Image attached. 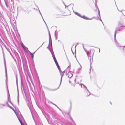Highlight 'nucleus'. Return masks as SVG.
<instances>
[{
	"label": "nucleus",
	"mask_w": 125,
	"mask_h": 125,
	"mask_svg": "<svg viewBox=\"0 0 125 125\" xmlns=\"http://www.w3.org/2000/svg\"><path fill=\"white\" fill-rule=\"evenodd\" d=\"M53 59L54 60V62H55V63L56 64V66H57L59 71L61 75V79L62 78V77L64 75V73L63 72H62V71L61 70L60 68V66H59L58 63L57 62V61L56 60V58L55 57V56L54 55L53 56Z\"/></svg>",
	"instance_id": "obj_1"
},
{
	"label": "nucleus",
	"mask_w": 125,
	"mask_h": 125,
	"mask_svg": "<svg viewBox=\"0 0 125 125\" xmlns=\"http://www.w3.org/2000/svg\"><path fill=\"white\" fill-rule=\"evenodd\" d=\"M70 83L71 84V85L73 86L74 87L76 86V84L75 83V79L72 80L70 79L69 80Z\"/></svg>",
	"instance_id": "obj_2"
},
{
	"label": "nucleus",
	"mask_w": 125,
	"mask_h": 125,
	"mask_svg": "<svg viewBox=\"0 0 125 125\" xmlns=\"http://www.w3.org/2000/svg\"><path fill=\"white\" fill-rule=\"evenodd\" d=\"M81 17L84 19L86 20H91L92 19V18H89L88 17H86L85 16H81Z\"/></svg>",
	"instance_id": "obj_3"
},
{
	"label": "nucleus",
	"mask_w": 125,
	"mask_h": 125,
	"mask_svg": "<svg viewBox=\"0 0 125 125\" xmlns=\"http://www.w3.org/2000/svg\"><path fill=\"white\" fill-rule=\"evenodd\" d=\"M73 75V74L71 73L70 72H68V76L69 78H70Z\"/></svg>",
	"instance_id": "obj_4"
},
{
	"label": "nucleus",
	"mask_w": 125,
	"mask_h": 125,
	"mask_svg": "<svg viewBox=\"0 0 125 125\" xmlns=\"http://www.w3.org/2000/svg\"><path fill=\"white\" fill-rule=\"evenodd\" d=\"M35 52H34L33 54L32 53H31V52H29V53H30V54L31 57H32V59H33V57H34V54L35 53Z\"/></svg>",
	"instance_id": "obj_5"
},
{
	"label": "nucleus",
	"mask_w": 125,
	"mask_h": 125,
	"mask_svg": "<svg viewBox=\"0 0 125 125\" xmlns=\"http://www.w3.org/2000/svg\"><path fill=\"white\" fill-rule=\"evenodd\" d=\"M18 119H19V120L20 123H21V125H24V124H23V123L22 122V121H21V119L19 118H18Z\"/></svg>",
	"instance_id": "obj_6"
},
{
	"label": "nucleus",
	"mask_w": 125,
	"mask_h": 125,
	"mask_svg": "<svg viewBox=\"0 0 125 125\" xmlns=\"http://www.w3.org/2000/svg\"><path fill=\"white\" fill-rule=\"evenodd\" d=\"M79 85L81 86V87L82 88H83V87H84L85 88H86V87H85V86H84V85L83 84H79Z\"/></svg>",
	"instance_id": "obj_7"
},
{
	"label": "nucleus",
	"mask_w": 125,
	"mask_h": 125,
	"mask_svg": "<svg viewBox=\"0 0 125 125\" xmlns=\"http://www.w3.org/2000/svg\"><path fill=\"white\" fill-rule=\"evenodd\" d=\"M21 44L22 45V46L23 47V48H25V46L22 43H21Z\"/></svg>",
	"instance_id": "obj_8"
},
{
	"label": "nucleus",
	"mask_w": 125,
	"mask_h": 125,
	"mask_svg": "<svg viewBox=\"0 0 125 125\" xmlns=\"http://www.w3.org/2000/svg\"><path fill=\"white\" fill-rule=\"evenodd\" d=\"M76 13V14L77 15H78L79 16H80V14H79V13Z\"/></svg>",
	"instance_id": "obj_9"
},
{
	"label": "nucleus",
	"mask_w": 125,
	"mask_h": 125,
	"mask_svg": "<svg viewBox=\"0 0 125 125\" xmlns=\"http://www.w3.org/2000/svg\"><path fill=\"white\" fill-rule=\"evenodd\" d=\"M116 34V32L115 31V35H114V37H115V38Z\"/></svg>",
	"instance_id": "obj_10"
},
{
	"label": "nucleus",
	"mask_w": 125,
	"mask_h": 125,
	"mask_svg": "<svg viewBox=\"0 0 125 125\" xmlns=\"http://www.w3.org/2000/svg\"><path fill=\"white\" fill-rule=\"evenodd\" d=\"M99 52L100 51V50L99 49Z\"/></svg>",
	"instance_id": "obj_11"
}]
</instances>
